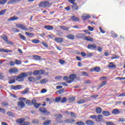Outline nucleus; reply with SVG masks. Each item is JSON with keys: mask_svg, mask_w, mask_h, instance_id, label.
Wrapping results in <instances>:
<instances>
[{"mask_svg": "<svg viewBox=\"0 0 125 125\" xmlns=\"http://www.w3.org/2000/svg\"><path fill=\"white\" fill-rule=\"evenodd\" d=\"M33 74L32 72L21 73L19 74L18 76L12 77L9 83H14L15 81L19 82H23L24 78H27L28 76H32Z\"/></svg>", "mask_w": 125, "mask_h": 125, "instance_id": "1", "label": "nucleus"}, {"mask_svg": "<svg viewBox=\"0 0 125 125\" xmlns=\"http://www.w3.org/2000/svg\"><path fill=\"white\" fill-rule=\"evenodd\" d=\"M1 38L5 42H6V43H7V44H13V42L8 41V38L6 35H3L1 36Z\"/></svg>", "mask_w": 125, "mask_h": 125, "instance_id": "2", "label": "nucleus"}, {"mask_svg": "<svg viewBox=\"0 0 125 125\" xmlns=\"http://www.w3.org/2000/svg\"><path fill=\"white\" fill-rule=\"evenodd\" d=\"M49 5V1H42L39 4V6L41 7H47Z\"/></svg>", "mask_w": 125, "mask_h": 125, "instance_id": "3", "label": "nucleus"}, {"mask_svg": "<svg viewBox=\"0 0 125 125\" xmlns=\"http://www.w3.org/2000/svg\"><path fill=\"white\" fill-rule=\"evenodd\" d=\"M16 27H17V28H19V29H21V30H24V31H28V28H27L26 26L23 24H17L16 25Z\"/></svg>", "mask_w": 125, "mask_h": 125, "instance_id": "4", "label": "nucleus"}, {"mask_svg": "<svg viewBox=\"0 0 125 125\" xmlns=\"http://www.w3.org/2000/svg\"><path fill=\"white\" fill-rule=\"evenodd\" d=\"M77 76L75 74H72L70 75L69 79L71 80H68L67 81L68 83H71L72 82H74V80L76 79Z\"/></svg>", "mask_w": 125, "mask_h": 125, "instance_id": "5", "label": "nucleus"}, {"mask_svg": "<svg viewBox=\"0 0 125 125\" xmlns=\"http://www.w3.org/2000/svg\"><path fill=\"white\" fill-rule=\"evenodd\" d=\"M9 74H17L19 73V70L17 68H11L9 70Z\"/></svg>", "mask_w": 125, "mask_h": 125, "instance_id": "6", "label": "nucleus"}, {"mask_svg": "<svg viewBox=\"0 0 125 125\" xmlns=\"http://www.w3.org/2000/svg\"><path fill=\"white\" fill-rule=\"evenodd\" d=\"M90 17V15L87 14H84L82 16V19H83V20H84V21H85V20H88V19H89Z\"/></svg>", "mask_w": 125, "mask_h": 125, "instance_id": "7", "label": "nucleus"}, {"mask_svg": "<svg viewBox=\"0 0 125 125\" xmlns=\"http://www.w3.org/2000/svg\"><path fill=\"white\" fill-rule=\"evenodd\" d=\"M11 89H14V90H18V89H21V88H22V85H12L11 86Z\"/></svg>", "mask_w": 125, "mask_h": 125, "instance_id": "8", "label": "nucleus"}, {"mask_svg": "<svg viewBox=\"0 0 125 125\" xmlns=\"http://www.w3.org/2000/svg\"><path fill=\"white\" fill-rule=\"evenodd\" d=\"M27 80L29 81V82H30L31 83H35L37 82V80L36 79V78L32 76L28 77Z\"/></svg>", "mask_w": 125, "mask_h": 125, "instance_id": "9", "label": "nucleus"}, {"mask_svg": "<svg viewBox=\"0 0 125 125\" xmlns=\"http://www.w3.org/2000/svg\"><path fill=\"white\" fill-rule=\"evenodd\" d=\"M102 114L105 117H109V116L111 115V113L108 111H103Z\"/></svg>", "mask_w": 125, "mask_h": 125, "instance_id": "10", "label": "nucleus"}, {"mask_svg": "<svg viewBox=\"0 0 125 125\" xmlns=\"http://www.w3.org/2000/svg\"><path fill=\"white\" fill-rule=\"evenodd\" d=\"M25 103H24V102H23V101H20L18 103V105L19 107H21V108H23V107H25Z\"/></svg>", "mask_w": 125, "mask_h": 125, "instance_id": "11", "label": "nucleus"}, {"mask_svg": "<svg viewBox=\"0 0 125 125\" xmlns=\"http://www.w3.org/2000/svg\"><path fill=\"white\" fill-rule=\"evenodd\" d=\"M0 52H5V53H9V52H12L11 50H7L2 48H0Z\"/></svg>", "mask_w": 125, "mask_h": 125, "instance_id": "12", "label": "nucleus"}, {"mask_svg": "<svg viewBox=\"0 0 125 125\" xmlns=\"http://www.w3.org/2000/svg\"><path fill=\"white\" fill-rule=\"evenodd\" d=\"M76 38H77V39H82V38H83V37H85V34L78 33L76 34Z\"/></svg>", "mask_w": 125, "mask_h": 125, "instance_id": "13", "label": "nucleus"}, {"mask_svg": "<svg viewBox=\"0 0 125 125\" xmlns=\"http://www.w3.org/2000/svg\"><path fill=\"white\" fill-rule=\"evenodd\" d=\"M55 42H64V39L60 38H56L55 39Z\"/></svg>", "mask_w": 125, "mask_h": 125, "instance_id": "14", "label": "nucleus"}, {"mask_svg": "<svg viewBox=\"0 0 125 125\" xmlns=\"http://www.w3.org/2000/svg\"><path fill=\"white\" fill-rule=\"evenodd\" d=\"M65 123H67V124H72L75 122V120L73 119H66L64 120Z\"/></svg>", "mask_w": 125, "mask_h": 125, "instance_id": "15", "label": "nucleus"}, {"mask_svg": "<svg viewBox=\"0 0 125 125\" xmlns=\"http://www.w3.org/2000/svg\"><path fill=\"white\" fill-rule=\"evenodd\" d=\"M112 113L113 115H118L120 114L121 112L118 109H114L112 110Z\"/></svg>", "mask_w": 125, "mask_h": 125, "instance_id": "16", "label": "nucleus"}, {"mask_svg": "<svg viewBox=\"0 0 125 125\" xmlns=\"http://www.w3.org/2000/svg\"><path fill=\"white\" fill-rule=\"evenodd\" d=\"M86 101H87V100L81 99L80 100H79L77 102V104H84V103H86Z\"/></svg>", "mask_w": 125, "mask_h": 125, "instance_id": "17", "label": "nucleus"}, {"mask_svg": "<svg viewBox=\"0 0 125 125\" xmlns=\"http://www.w3.org/2000/svg\"><path fill=\"white\" fill-rule=\"evenodd\" d=\"M108 67L109 68H114V69H116V68H117V65L114 64V62H110Z\"/></svg>", "mask_w": 125, "mask_h": 125, "instance_id": "18", "label": "nucleus"}, {"mask_svg": "<svg viewBox=\"0 0 125 125\" xmlns=\"http://www.w3.org/2000/svg\"><path fill=\"white\" fill-rule=\"evenodd\" d=\"M24 121L25 118H22L17 120V123H19V124H21V125H22Z\"/></svg>", "mask_w": 125, "mask_h": 125, "instance_id": "19", "label": "nucleus"}, {"mask_svg": "<svg viewBox=\"0 0 125 125\" xmlns=\"http://www.w3.org/2000/svg\"><path fill=\"white\" fill-rule=\"evenodd\" d=\"M44 28L46 30H53V26L51 25H45L44 26Z\"/></svg>", "mask_w": 125, "mask_h": 125, "instance_id": "20", "label": "nucleus"}, {"mask_svg": "<svg viewBox=\"0 0 125 125\" xmlns=\"http://www.w3.org/2000/svg\"><path fill=\"white\" fill-rule=\"evenodd\" d=\"M88 48H93V49H96V45L95 44L88 45Z\"/></svg>", "mask_w": 125, "mask_h": 125, "instance_id": "21", "label": "nucleus"}, {"mask_svg": "<svg viewBox=\"0 0 125 125\" xmlns=\"http://www.w3.org/2000/svg\"><path fill=\"white\" fill-rule=\"evenodd\" d=\"M66 38L69 40H74V39H75V36H74V35L69 34L66 36Z\"/></svg>", "mask_w": 125, "mask_h": 125, "instance_id": "22", "label": "nucleus"}, {"mask_svg": "<svg viewBox=\"0 0 125 125\" xmlns=\"http://www.w3.org/2000/svg\"><path fill=\"white\" fill-rule=\"evenodd\" d=\"M48 82V80L47 79H44L40 81V83H42V84H44V83H46Z\"/></svg>", "mask_w": 125, "mask_h": 125, "instance_id": "23", "label": "nucleus"}, {"mask_svg": "<svg viewBox=\"0 0 125 125\" xmlns=\"http://www.w3.org/2000/svg\"><path fill=\"white\" fill-rule=\"evenodd\" d=\"M86 124L87 125H94V123L91 120H88L85 122Z\"/></svg>", "mask_w": 125, "mask_h": 125, "instance_id": "24", "label": "nucleus"}, {"mask_svg": "<svg viewBox=\"0 0 125 125\" xmlns=\"http://www.w3.org/2000/svg\"><path fill=\"white\" fill-rule=\"evenodd\" d=\"M72 9L73 10H78V9H79V7L77 5V3H75L72 6Z\"/></svg>", "mask_w": 125, "mask_h": 125, "instance_id": "25", "label": "nucleus"}, {"mask_svg": "<svg viewBox=\"0 0 125 125\" xmlns=\"http://www.w3.org/2000/svg\"><path fill=\"white\" fill-rule=\"evenodd\" d=\"M55 117L56 118V121H58L59 119H61V118H62L63 116L61 114H56Z\"/></svg>", "mask_w": 125, "mask_h": 125, "instance_id": "26", "label": "nucleus"}, {"mask_svg": "<svg viewBox=\"0 0 125 125\" xmlns=\"http://www.w3.org/2000/svg\"><path fill=\"white\" fill-rule=\"evenodd\" d=\"M107 84V81H105L103 82L100 84V87L99 89L101 88V87H103V86H104V85H106Z\"/></svg>", "mask_w": 125, "mask_h": 125, "instance_id": "27", "label": "nucleus"}, {"mask_svg": "<svg viewBox=\"0 0 125 125\" xmlns=\"http://www.w3.org/2000/svg\"><path fill=\"white\" fill-rule=\"evenodd\" d=\"M60 28L64 31H69V29H70V28L67 27L65 26H61Z\"/></svg>", "mask_w": 125, "mask_h": 125, "instance_id": "28", "label": "nucleus"}, {"mask_svg": "<svg viewBox=\"0 0 125 125\" xmlns=\"http://www.w3.org/2000/svg\"><path fill=\"white\" fill-rule=\"evenodd\" d=\"M96 111L97 114H101V112H102V109L100 107H97L96 109Z\"/></svg>", "mask_w": 125, "mask_h": 125, "instance_id": "29", "label": "nucleus"}, {"mask_svg": "<svg viewBox=\"0 0 125 125\" xmlns=\"http://www.w3.org/2000/svg\"><path fill=\"white\" fill-rule=\"evenodd\" d=\"M18 18L16 16L12 17L10 19H8V21H14V20H17Z\"/></svg>", "mask_w": 125, "mask_h": 125, "instance_id": "30", "label": "nucleus"}, {"mask_svg": "<svg viewBox=\"0 0 125 125\" xmlns=\"http://www.w3.org/2000/svg\"><path fill=\"white\" fill-rule=\"evenodd\" d=\"M51 123V120H46L43 123V125H50Z\"/></svg>", "mask_w": 125, "mask_h": 125, "instance_id": "31", "label": "nucleus"}, {"mask_svg": "<svg viewBox=\"0 0 125 125\" xmlns=\"http://www.w3.org/2000/svg\"><path fill=\"white\" fill-rule=\"evenodd\" d=\"M71 19L72 21H74V22H78L79 21V18L75 16L72 17Z\"/></svg>", "mask_w": 125, "mask_h": 125, "instance_id": "32", "label": "nucleus"}, {"mask_svg": "<svg viewBox=\"0 0 125 125\" xmlns=\"http://www.w3.org/2000/svg\"><path fill=\"white\" fill-rule=\"evenodd\" d=\"M111 58V59H119V58H120V56H117L116 55L113 54Z\"/></svg>", "mask_w": 125, "mask_h": 125, "instance_id": "33", "label": "nucleus"}, {"mask_svg": "<svg viewBox=\"0 0 125 125\" xmlns=\"http://www.w3.org/2000/svg\"><path fill=\"white\" fill-rule=\"evenodd\" d=\"M85 40L86 41H89V42H92L93 41H94L93 38L90 37H86Z\"/></svg>", "mask_w": 125, "mask_h": 125, "instance_id": "34", "label": "nucleus"}, {"mask_svg": "<svg viewBox=\"0 0 125 125\" xmlns=\"http://www.w3.org/2000/svg\"><path fill=\"white\" fill-rule=\"evenodd\" d=\"M46 110V109L44 107H41L39 109L40 112H41V113H43V114L44 113Z\"/></svg>", "mask_w": 125, "mask_h": 125, "instance_id": "35", "label": "nucleus"}, {"mask_svg": "<svg viewBox=\"0 0 125 125\" xmlns=\"http://www.w3.org/2000/svg\"><path fill=\"white\" fill-rule=\"evenodd\" d=\"M69 100L70 102H74L76 100V98L74 97H70L69 98Z\"/></svg>", "mask_w": 125, "mask_h": 125, "instance_id": "36", "label": "nucleus"}, {"mask_svg": "<svg viewBox=\"0 0 125 125\" xmlns=\"http://www.w3.org/2000/svg\"><path fill=\"white\" fill-rule=\"evenodd\" d=\"M1 105L2 107H5V106H8V103L6 102H4L1 103Z\"/></svg>", "mask_w": 125, "mask_h": 125, "instance_id": "37", "label": "nucleus"}, {"mask_svg": "<svg viewBox=\"0 0 125 125\" xmlns=\"http://www.w3.org/2000/svg\"><path fill=\"white\" fill-rule=\"evenodd\" d=\"M7 0H0V4H5Z\"/></svg>", "mask_w": 125, "mask_h": 125, "instance_id": "38", "label": "nucleus"}, {"mask_svg": "<svg viewBox=\"0 0 125 125\" xmlns=\"http://www.w3.org/2000/svg\"><path fill=\"white\" fill-rule=\"evenodd\" d=\"M20 39L22 40V41H26V37H25L20 34Z\"/></svg>", "mask_w": 125, "mask_h": 125, "instance_id": "39", "label": "nucleus"}, {"mask_svg": "<svg viewBox=\"0 0 125 125\" xmlns=\"http://www.w3.org/2000/svg\"><path fill=\"white\" fill-rule=\"evenodd\" d=\"M44 115H45L46 116H48V115H50V112H49L48 110H45L44 112L43 113Z\"/></svg>", "mask_w": 125, "mask_h": 125, "instance_id": "40", "label": "nucleus"}, {"mask_svg": "<svg viewBox=\"0 0 125 125\" xmlns=\"http://www.w3.org/2000/svg\"><path fill=\"white\" fill-rule=\"evenodd\" d=\"M94 71H95V72H100V67H96L94 68Z\"/></svg>", "mask_w": 125, "mask_h": 125, "instance_id": "41", "label": "nucleus"}, {"mask_svg": "<svg viewBox=\"0 0 125 125\" xmlns=\"http://www.w3.org/2000/svg\"><path fill=\"white\" fill-rule=\"evenodd\" d=\"M45 73V71L44 70H39V75H43Z\"/></svg>", "mask_w": 125, "mask_h": 125, "instance_id": "42", "label": "nucleus"}, {"mask_svg": "<svg viewBox=\"0 0 125 125\" xmlns=\"http://www.w3.org/2000/svg\"><path fill=\"white\" fill-rule=\"evenodd\" d=\"M32 42L33 43H39L40 42V40L34 39L32 40Z\"/></svg>", "mask_w": 125, "mask_h": 125, "instance_id": "43", "label": "nucleus"}, {"mask_svg": "<svg viewBox=\"0 0 125 125\" xmlns=\"http://www.w3.org/2000/svg\"><path fill=\"white\" fill-rule=\"evenodd\" d=\"M7 10H2L0 11V16L1 15H3L5 12H6Z\"/></svg>", "mask_w": 125, "mask_h": 125, "instance_id": "44", "label": "nucleus"}, {"mask_svg": "<svg viewBox=\"0 0 125 125\" xmlns=\"http://www.w3.org/2000/svg\"><path fill=\"white\" fill-rule=\"evenodd\" d=\"M68 2H70V3H71L72 4L74 5L76 3L75 2L76 1V0H68Z\"/></svg>", "mask_w": 125, "mask_h": 125, "instance_id": "45", "label": "nucleus"}, {"mask_svg": "<svg viewBox=\"0 0 125 125\" xmlns=\"http://www.w3.org/2000/svg\"><path fill=\"white\" fill-rule=\"evenodd\" d=\"M26 105H27V106H31V105H32V103L30 100H27L26 102Z\"/></svg>", "mask_w": 125, "mask_h": 125, "instance_id": "46", "label": "nucleus"}, {"mask_svg": "<svg viewBox=\"0 0 125 125\" xmlns=\"http://www.w3.org/2000/svg\"><path fill=\"white\" fill-rule=\"evenodd\" d=\"M8 4H9L10 3H16V0H10L8 2Z\"/></svg>", "mask_w": 125, "mask_h": 125, "instance_id": "47", "label": "nucleus"}, {"mask_svg": "<svg viewBox=\"0 0 125 125\" xmlns=\"http://www.w3.org/2000/svg\"><path fill=\"white\" fill-rule=\"evenodd\" d=\"M76 125H84L85 124H84V123H83V122L81 121V122H77Z\"/></svg>", "mask_w": 125, "mask_h": 125, "instance_id": "48", "label": "nucleus"}, {"mask_svg": "<svg viewBox=\"0 0 125 125\" xmlns=\"http://www.w3.org/2000/svg\"><path fill=\"white\" fill-rule=\"evenodd\" d=\"M33 75H34V76H37V75H40V74L39 73V70H35L33 72Z\"/></svg>", "mask_w": 125, "mask_h": 125, "instance_id": "49", "label": "nucleus"}, {"mask_svg": "<svg viewBox=\"0 0 125 125\" xmlns=\"http://www.w3.org/2000/svg\"><path fill=\"white\" fill-rule=\"evenodd\" d=\"M61 97H57L55 99V102H59V101H61Z\"/></svg>", "mask_w": 125, "mask_h": 125, "instance_id": "50", "label": "nucleus"}, {"mask_svg": "<svg viewBox=\"0 0 125 125\" xmlns=\"http://www.w3.org/2000/svg\"><path fill=\"white\" fill-rule=\"evenodd\" d=\"M82 76H86V77L88 76V73L86 72L83 71L82 72Z\"/></svg>", "mask_w": 125, "mask_h": 125, "instance_id": "51", "label": "nucleus"}, {"mask_svg": "<svg viewBox=\"0 0 125 125\" xmlns=\"http://www.w3.org/2000/svg\"><path fill=\"white\" fill-rule=\"evenodd\" d=\"M7 115L8 116H9L10 117H13V113L11 112H9V111L7 112Z\"/></svg>", "mask_w": 125, "mask_h": 125, "instance_id": "52", "label": "nucleus"}, {"mask_svg": "<svg viewBox=\"0 0 125 125\" xmlns=\"http://www.w3.org/2000/svg\"><path fill=\"white\" fill-rule=\"evenodd\" d=\"M66 101H67V98H62L61 101V102L62 103H65V102H66Z\"/></svg>", "mask_w": 125, "mask_h": 125, "instance_id": "53", "label": "nucleus"}, {"mask_svg": "<svg viewBox=\"0 0 125 125\" xmlns=\"http://www.w3.org/2000/svg\"><path fill=\"white\" fill-rule=\"evenodd\" d=\"M41 105H42L41 104H38V103L35 104H34V107H35V108H39V107L40 106H41Z\"/></svg>", "mask_w": 125, "mask_h": 125, "instance_id": "54", "label": "nucleus"}, {"mask_svg": "<svg viewBox=\"0 0 125 125\" xmlns=\"http://www.w3.org/2000/svg\"><path fill=\"white\" fill-rule=\"evenodd\" d=\"M34 58H35V59H38V60H41V59H42V58H41V57L38 56V55H35L34 56Z\"/></svg>", "mask_w": 125, "mask_h": 125, "instance_id": "55", "label": "nucleus"}, {"mask_svg": "<svg viewBox=\"0 0 125 125\" xmlns=\"http://www.w3.org/2000/svg\"><path fill=\"white\" fill-rule=\"evenodd\" d=\"M12 31H13V32H17V33H19L20 32L19 29L17 28H12Z\"/></svg>", "mask_w": 125, "mask_h": 125, "instance_id": "56", "label": "nucleus"}, {"mask_svg": "<svg viewBox=\"0 0 125 125\" xmlns=\"http://www.w3.org/2000/svg\"><path fill=\"white\" fill-rule=\"evenodd\" d=\"M116 80H119V81H122L123 80H125V77H117L116 78Z\"/></svg>", "mask_w": 125, "mask_h": 125, "instance_id": "57", "label": "nucleus"}, {"mask_svg": "<svg viewBox=\"0 0 125 125\" xmlns=\"http://www.w3.org/2000/svg\"><path fill=\"white\" fill-rule=\"evenodd\" d=\"M103 118V116L102 115H99L98 116V119L99 120V121H101Z\"/></svg>", "mask_w": 125, "mask_h": 125, "instance_id": "58", "label": "nucleus"}, {"mask_svg": "<svg viewBox=\"0 0 125 125\" xmlns=\"http://www.w3.org/2000/svg\"><path fill=\"white\" fill-rule=\"evenodd\" d=\"M107 78L106 77H102L100 78V81H104L107 80Z\"/></svg>", "mask_w": 125, "mask_h": 125, "instance_id": "59", "label": "nucleus"}, {"mask_svg": "<svg viewBox=\"0 0 125 125\" xmlns=\"http://www.w3.org/2000/svg\"><path fill=\"white\" fill-rule=\"evenodd\" d=\"M86 55H87V57H92L93 53H87Z\"/></svg>", "mask_w": 125, "mask_h": 125, "instance_id": "60", "label": "nucleus"}, {"mask_svg": "<svg viewBox=\"0 0 125 125\" xmlns=\"http://www.w3.org/2000/svg\"><path fill=\"white\" fill-rule=\"evenodd\" d=\"M88 29L91 32H92V31H93V30H94V28L93 27H91V26H88Z\"/></svg>", "mask_w": 125, "mask_h": 125, "instance_id": "61", "label": "nucleus"}, {"mask_svg": "<svg viewBox=\"0 0 125 125\" xmlns=\"http://www.w3.org/2000/svg\"><path fill=\"white\" fill-rule=\"evenodd\" d=\"M15 63L17 64V65H20V64H21V61L19 60H16L15 61Z\"/></svg>", "mask_w": 125, "mask_h": 125, "instance_id": "62", "label": "nucleus"}, {"mask_svg": "<svg viewBox=\"0 0 125 125\" xmlns=\"http://www.w3.org/2000/svg\"><path fill=\"white\" fill-rule=\"evenodd\" d=\"M30 125V123H29V122H24L22 123V124H21V125Z\"/></svg>", "mask_w": 125, "mask_h": 125, "instance_id": "63", "label": "nucleus"}, {"mask_svg": "<svg viewBox=\"0 0 125 125\" xmlns=\"http://www.w3.org/2000/svg\"><path fill=\"white\" fill-rule=\"evenodd\" d=\"M106 125H115V124H113L112 123L110 122H106Z\"/></svg>", "mask_w": 125, "mask_h": 125, "instance_id": "64", "label": "nucleus"}]
</instances>
